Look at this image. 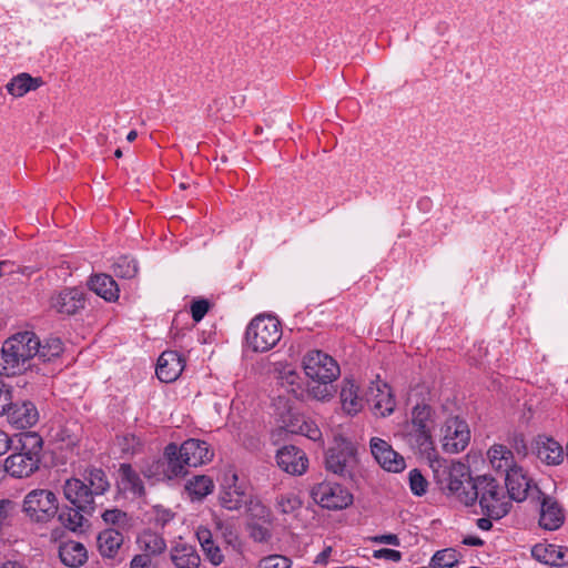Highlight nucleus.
<instances>
[{"label": "nucleus", "instance_id": "nucleus-57", "mask_svg": "<svg viewBox=\"0 0 568 568\" xmlns=\"http://www.w3.org/2000/svg\"><path fill=\"white\" fill-rule=\"evenodd\" d=\"M196 537L202 549L206 546H210L213 542L212 532L207 528L200 527L196 531Z\"/></svg>", "mask_w": 568, "mask_h": 568}, {"label": "nucleus", "instance_id": "nucleus-10", "mask_svg": "<svg viewBox=\"0 0 568 568\" xmlns=\"http://www.w3.org/2000/svg\"><path fill=\"white\" fill-rule=\"evenodd\" d=\"M325 465L328 471L341 477H352L357 465L356 450L349 440L341 439L327 449Z\"/></svg>", "mask_w": 568, "mask_h": 568}, {"label": "nucleus", "instance_id": "nucleus-18", "mask_svg": "<svg viewBox=\"0 0 568 568\" xmlns=\"http://www.w3.org/2000/svg\"><path fill=\"white\" fill-rule=\"evenodd\" d=\"M36 347L34 352V362H37L41 367L49 366L53 372L55 371L51 363L61 356L63 353V342L59 337H48L42 342L34 334V342H31Z\"/></svg>", "mask_w": 568, "mask_h": 568}, {"label": "nucleus", "instance_id": "nucleus-45", "mask_svg": "<svg viewBox=\"0 0 568 568\" xmlns=\"http://www.w3.org/2000/svg\"><path fill=\"white\" fill-rule=\"evenodd\" d=\"M292 560L282 555L264 557L258 562V568H290Z\"/></svg>", "mask_w": 568, "mask_h": 568}, {"label": "nucleus", "instance_id": "nucleus-36", "mask_svg": "<svg viewBox=\"0 0 568 568\" xmlns=\"http://www.w3.org/2000/svg\"><path fill=\"white\" fill-rule=\"evenodd\" d=\"M84 481L88 484L93 498L103 495L110 488L108 477L100 468L88 469L84 475Z\"/></svg>", "mask_w": 568, "mask_h": 568}, {"label": "nucleus", "instance_id": "nucleus-42", "mask_svg": "<svg viewBox=\"0 0 568 568\" xmlns=\"http://www.w3.org/2000/svg\"><path fill=\"white\" fill-rule=\"evenodd\" d=\"M102 519L105 524L115 526L118 528L128 527L130 520L128 514L118 508L106 509L102 514Z\"/></svg>", "mask_w": 568, "mask_h": 568}, {"label": "nucleus", "instance_id": "nucleus-12", "mask_svg": "<svg viewBox=\"0 0 568 568\" xmlns=\"http://www.w3.org/2000/svg\"><path fill=\"white\" fill-rule=\"evenodd\" d=\"M443 449L449 454L463 452L470 440L467 423L458 417L448 418L443 428Z\"/></svg>", "mask_w": 568, "mask_h": 568}, {"label": "nucleus", "instance_id": "nucleus-25", "mask_svg": "<svg viewBox=\"0 0 568 568\" xmlns=\"http://www.w3.org/2000/svg\"><path fill=\"white\" fill-rule=\"evenodd\" d=\"M535 559L546 565L564 566L568 564V552L560 546L551 544H537L531 549Z\"/></svg>", "mask_w": 568, "mask_h": 568}, {"label": "nucleus", "instance_id": "nucleus-48", "mask_svg": "<svg viewBox=\"0 0 568 568\" xmlns=\"http://www.w3.org/2000/svg\"><path fill=\"white\" fill-rule=\"evenodd\" d=\"M12 404V392L11 388L4 383L0 382V416H3L9 412Z\"/></svg>", "mask_w": 568, "mask_h": 568}, {"label": "nucleus", "instance_id": "nucleus-62", "mask_svg": "<svg viewBox=\"0 0 568 568\" xmlns=\"http://www.w3.org/2000/svg\"><path fill=\"white\" fill-rule=\"evenodd\" d=\"M331 552H332L331 547L325 548L321 554L317 555L315 562L316 564H325L327 558L329 557Z\"/></svg>", "mask_w": 568, "mask_h": 568}, {"label": "nucleus", "instance_id": "nucleus-63", "mask_svg": "<svg viewBox=\"0 0 568 568\" xmlns=\"http://www.w3.org/2000/svg\"><path fill=\"white\" fill-rule=\"evenodd\" d=\"M1 568H23V567L16 561H7L2 565Z\"/></svg>", "mask_w": 568, "mask_h": 568}, {"label": "nucleus", "instance_id": "nucleus-54", "mask_svg": "<svg viewBox=\"0 0 568 568\" xmlns=\"http://www.w3.org/2000/svg\"><path fill=\"white\" fill-rule=\"evenodd\" d=\"M375 558H385L392 561H399L402 559V554L398 550L383 548L374 551L373 555Z\"/></svg>", "mask_w": 568, "mask_h": 568}, {"label": "nucleus", "instance_id": "nucleus-19", "mask_svg": "<svg viewBox=\"0 0 568 568\" xmlns=\"http://www.w3.org/2000/svg\"><path fill=\"white\" fill-rule=\"evenodd\" d=\"M184 369V359L176 351L163 352L156 364V376L161 382L172 383Z\"/></svg>", "mask_w": 568, "mask_h": 568}, {"label": "nucleus", "instance_id": "nucleus-11", "mask_svg": "<svg viewBox=\"0 0 568 568\" xmlns=\"http://www.w3.org/2000/svg\"><path fill=\"white\" fill-rule=\"evenodd\" d=\"M313 500L331 510H339L348 507L353 503V495L339 484L321 483L311 490Z\"/></svg>", "mask_w": 568, "mask_h": 568}, {"label": "nucleus", "instance_id": "nucleus-61", "mask_svg": "<svg viewBox=\"0 0 568 568\" xmlns=\"http://www.w3.org/2000/svg\"><path fill=\"white\" fill-rule=\"evenodd\" d=\"M491 519L493 518H490V517L479 518L477 520L478 528L481 530H489L493 527Z\"/></svg>", "mask_w": 568, "mask_h": 568}, {"label": "nucleus", "instance_id": "nucleus-47", "mask_svg": "<svg viewBox=\"0 0 568 568\" xmlns=\"http://www.w3.org/2000/svg\"><path fill=\"white\" fill-rule=\"evenodd\" d=\"M210 302L204 298L194 300L191 304V314L194 322L199 323L210 310Z\"/></svg>", "mask_w": 568, "mask_h": 568}, {"label": "nucleus", "instance_id": "nucleus-50", "mask_svg": "<svg viewBox=\"0 0 568 568\" xmlns=\"http://www.w3.org/2000/svg\"><path fill=\"white\" fill-rule=\"evenodd\" d=\"M206 559L214 566H219L223 562L224 556L219 546L215 542H211L210 546L203 548Z\"/></svg>", "mask_w": 568, "mask_h": 568}, {"label": "nucleus", "instance_id": "nucleus-60", "mask_svg": "<svg viewBox=\"0 0 568 568\" xmlns=\"http://www.w3.org/2000/svg\"><path fill=\"white\" fill-rule=\"evenodd\" d=\"M463 544L467 546L480 547L484 545V540L477 536H467L463 539Z\"/></svg>", "mask_w": 568, "mask_h": 568}, {"label": "nucleus", "instance_id": "nucleus-38", "mask_svg": "<svg viewBox=\"0 0 568 568\" xmlns=\"http://www.w3.org/2000/svg\"><path fill=\"white\" fill-rule=\"evenodd\" d=\"M458 564V552L453 548L438 550L430 559L432 568H453Z\"/></svg>", "mask_w": 568, "mask_h": 568}, {"label": "nucleus", "instance_id": "nucleus-27", "mask_svg": "<svg viewBox=\"0 0 568 568\" xmlns=\"http://www.w3.org/2000/svg\"><path fill=\"white\" fill-rule=\"evenodd\" d=\"M170 558L176 568H199L201 558L191 545L179 542L170 550Z\"/></svg>", "mask_w": 568, "mask_h": 568}, {"label": "nucleus", "instance_id": "nucleus-56", "mask_svg": "<svg viewBox=\"0 0 568 568\" xmlns=\"http://www.w3.org/2000/svg\"><path fill=\"white\" fill-rule=\"evenodd\" d=\"M151 557L148 554L135 555L131 560V568H151Z\"/></svg>", "mask_w": 568, "mask_h": 568}, {"label": "nucleus", "instance_id": "nucleus-8", "mask_svg": "<svg viewBox=\"0 0 568 568\" xmlns=\"http://www.w3.org/2000/svg\"><path fill=\"white\" fill-rule=\"evenodd\" d=\"M166 455L174 456L176 462L182 465V476L186 474L185 467H197L213 457V452L206 442L190 438L181 446L171 443L166 446Z\"/></svg>", "mask_w": 568, "mask_h": 568}, {"label": "nucleus", "instance_id": "nucleus-3", "mask_svg": "<svg viewBox=\"0 0 568 568\" xmlns=\"http://www.w3.org/2000/svg\"><path fill=\"white\" fill-rule=\"evenodd\" d=\"M434 415L433 408L427 404H417L414 406L406 435L409 445L427 457H430L432 453L435 450L432 435L435 427Z\"/></svg>", "mask_w": 568, "mask_h": 568}, {"label": "nucleus", "instance_id": "nucleus-30", "mask_svg": "<svg viewBox=\"0 0 568 568\" xmlns=\"http://www.w3.org/2000/svg\"><path fill=\"white\" fill-rule=\"evenodd\" d=\"M371 400L373 403L374 414L382 417L390 415L396 406L394 395L387 384L377 386L376 394L373 395Z\"/></svg>", "mask_w": 568, "mask_h": 568}, {"label": "nucleus", "instance_id": "nucleus-55", "mask_svg": "<svg viewBox=\"0 0 568 568\" xmlns=\"http://www.w3.org/2000/svg\"><path fill=\"white\" fill-rule=\"evenodd\" d=\"M371 540L375 544H386L392 546H399L400 541L397 535L395 534H385L378 535L371 538Z\"/></svg>", "mask_w": 568, "mask_h": 568}, {"label": "nucleus", "instance_id": "nucleus-21", "mask_svg": "<svg viewBox=\"0 0 568 568\" xmlns=\"http://www.w3.org/2000/svg\"><path fill=\"white\" fill-rule=\"evenodd\" d=\"M505 485L509 498L516 501L525 500L532 489L530 480L524 474L523 468L517 465L505 474ZM534 489L537 490V487L534 486Z\"/></svg>", "mask_w": 568, "mask_h": 568}, {"label": "nucleus", "instance_id": "nucleus-7", "mask_svg": "<svg viewBox=\"0 0 568 568\" xmlns=\"http://www.w3.org/2000/svg\"><path fill=\"white\" fill-rule=\"evenodd\" d=\"M477 477L471 478L469 467L464 463H452L448 468L447 489L465 506L477 500Z\"/></svg>", "mask_w": 568, "mask_h": 568}, {"label": "nucleus", "instance_id": "nucleus-2", "mask_svg": "<svg viewBox=\"0 0 568 568\" xmlns=\"http://www.w3.org/2000/svg\"><path fill=\"white\" fill-rule=\"evenodd\" d=\"M33 332H21L7 338L0 351V375L14 376L24 372L41 376L53 375L49 366L41 367L34 362Z\"/></svg>", "mask_w": 568, "mask_h": 568}, {"label": "nucleus", "instance_id": "nucleus-37", "mask_svg": "<svg viewBox=\"0 0 568 568\" xmlns=\"http://www.w3.org/2000/svg\"><path fill=\"white\" fill-rule=\"evenodd\" d=\"M139 544L140 547L150 556L160 555L166 548L164 538L161 535L153 532L151 530L144 531L139 537Z\"/></svg>", "mask_w": 568, "mask_h": 568}, {"label": "nucleus", "instance_id": "nucleus-46", "mask_svg": "<svg viewBox=\"0 0 568 568\" xmlns=\"http://www.w3.org/2000/svg\"><path fill=\"white\" fill-rule=\"evenodd\" d=\"M427 480L418 469L409 471V487L414 495L422 496L427 490Z\"/></svg>", "mask_w": 568, "mask_h": 568}, {"label": "nucleus", "instance_id": "nucleus-26", "mask_svg": "<svg viewBox=\"0 0 568 568\" xmlns=\"http://www.w3.org/2000/svg\"><path fill=\"white\" fill-rule=\"evenodd\" d=\"M534 449L537 457L548 465H558L562 460V447L552 438L538 436L534 442Z\"/></svg>", "mask_w": 568, "mask_h": 568}, {"label": "nucleus", "instance_id": "nucleus-40", "mask_svg": "<svg viewBox=\"0 0 568 568\" xmlns=\"http://www.w3.org/2000/svg\"><path fill=\"white\" fill-rule=\"evenodd\" d=\"M114 273L122 278H133L138 274V264L133 258L121 256L114 264Z\"/></svg>", "mask_w": 568, "mask_h": 568}, {"label": "nucleus", "instance_id": "nucleus-34", "mask_svg": "<svg viewBox=\"0 0 568 568\" xmlns=\"http://www.w3.org/2000/svg\"><path fill=\"white\" fill-rule=\"evenodd\" d=\"M220 503L227 510H240L247 505V497L241 487L233 484L223 489Z\"/></svg>", "mask_w": 568, "mask_h": 568}, {"label": "nucleus", "instance_id": "nucleus-35", "mask_svg": "<svg viewBox=\"0 0 568 568\" xmlns=\"http://www.w3.org/2000/svg\"><path fill=\"white\" fill-rule=\"evenodd\" d=\"M214 483L205 475H197L190 479L185 489L192 499L201 500L213 491Z\"/></svg>", "mask_w": 568, "mask_h": 568}, {"label": "nucleus", "instance_id": "nucleus-33", "mask_svg": "<svg viewBox=\"0 0 568 568\" xmlns=\"http://www.w3.org/2000/svg\"><path fill=\"white\" fill-rule=\"evenodd\" d=\"M488 457L493 468L500 473H507L514 465V455L506 446L494 445L488 450Z\"/></svg>", "mask_w": 568, "mask_h": 568}, {"label": "nucleus", "instance_id": "nucleus-32", "mask_svg": "<svg viewBox=\"0 0 568 568\" xmlns=\"http://www.w3.org/2000/svg\"><path fill=\"white\" fill-rule=\"evenodd\" d=\"M341 403L344 412L356 415L363 408V398L358 395V387L354 382L345 379L341 389Z\"/></svg>", "mask_w": 568, "mask_h": 568}, {"label": "nucleus", "instance_id": "nucleus-58", "mask_svg": "<svg viewBox=\"0 0 568 568\" xmlns=\"http://www.w3.org/2000/svg\"><path fill=\"white\" fill-rule=\"evenodd\" d=\"M13 445V437L0 429V456L7 454Z\"/></svg>", "mask_w": 568, "mask_h": 568}, {"label": "nucleus", "instance_id": "nucleus-51", "mask_svg": "<svg viewBox=\"0 0 568 568\" xmlns=\"http://www.w3.org/2000/svg\"><path fill=\"white\" fill-rule=\"evenodd\" d=\"M248 511L253 517L270 521V509L262 505L260 501H250Z\"/></svg>", "mask_w": 568, "mask_h": 568}, {"label": "nucleus", "instance_id": "nucleus-6", "mask_svg": "<svg viewBox=\"0 0 568 568\" xmlns=\"http://www.w3.org/2000/svg\"><path fill=\"white\" fill-rule=\"evenodd\" d=\"M476 493L483 515L500 519L508 514L511 505L496 479L478 476Z\"/></svg>", "mask_w": 568, "mask_h": 568}, {"label": "nucleus", "instance_id": "nucleus-17", "mask_svg": "<svg viewBox=\"0 0 568 568\" xmlns=\"http://www.w3.org/2000/svg\"><path fill=\"white\" fill-rule=\"evenodd\" d=\"M276 462L281 469L291 475H302L308 465L305 453L294 445H287L278 449Z\"/></svg>", "mask_w": 568, "mask_h": 568}, {"label": "nucleus", "instance_id": "nucleus-13", "mask_svg": "<svg viewBox=\"0 0 568 568\" xmlns=\"http://www.w3.org/2000/svg\"><path fill=\"white\" fill-rule=\"evenodd\" d=\"M63 495L65 499L79 510L91 515L94 510V498L84 480L79 478L67 479L63 485Z\"/></svg>", "mask_w": 568, "mask_h": 568}, {"label": "nucleus", "instance_id": "nucleus-14", "mask_svg": "<svg viewBox=\"0 0 568 568\" xmlns=\"http://www.w3.org/2000/svg\"><path fill=\"white\" fill-rule=\"evenodd\" d=\"M144 477L156 481L171 480L182 476V465L176 462L174 456L166 455V448L162 458L152 460L141 469Z\"/></svg>", "mask_w": 568, "mask_h": 568}, {"label": "nucleus", "instance_id": "nucleus-31", "mask_svg": "<svg viewBox=\"0 0 568 568\" xmlns=\"http://www.w3.org/2000/svg\"><path fill=\"white\" fill-rule=\"evenodd\" d=\"M42 84L43 80L41 78H33L29 73L22 72L13 77L6 88L11 95L20 98L30 91L37 90Z\"/></svg>", "mask_w": 568, "mask_h": 568}, {"label": "nucleus", "instance_id": "nucleus-23", "mask_svg": "<svg viewBox=\"0 0 568 568\" xmlns=\"http://www.w3.org/2000/svg\"><path fill=\"white\" fill-rule=\"evenodd\" d=\"M564 520V510L558 501L550 496L542 495L539 526L546 530H556L561 527Z\"/></svg>", "mask_w": 568, "mask_h": 568}, {"label": "nucleus", "instance_id": "nucleus-53", "mask_svg": "<svg viewBox=\"0 0 568 568\" xmlns=\"http://www.w3.org/2000/svg\"><path fill=\"white\" fill-rule=\"evenodd\" d=\"M300 433L305 435L312 440H317L321 438V430L312 423L304 422L300 428Z\"/></svg>", "mask_w": 568, "mask_h": 568}, {"label": "nucleus", "instance_id": "nucleus-20", "mask_svg": "<svg viewBox=\"0 0 568 568\" xmlns=\"http://www.w3.org/2000/svg\"><path fill=\"white\" fill-rule=\"evenodd\" d=\"M6 416L8 420L18 429H24L34 426L39 420V412L36 405L29 400H22L11 404Z\"/></svg>", "mask_w": 568, "mask_h": 568}, {"label": "nucleus", "instance_id": "nucleus-5", "mask_svg": "<svg viewBox=\"0 0 568 568\" xmlns=\"http://www.w3.org/2000/svg\"><path fill=\"white\" fill-rule=\"evenodd\" d=\"M282 337L280 321L271 315L254 317L245 333L246 343L254 352H267L272 349Z\"/></svg>", "mask_w": 568, "mask_h": 568}, {"label": "nucleus", "instance_id": "nucleus-39", "mask_svg": "<svg viewBox=\"0 0 568 568\" xmlns=\"http://www.w3.org/2000/svg\"><path fill=\"white\" fill-rule=\"evenodd\" d=\"M78 508H65L59 513L60 523L68 529L75 531L82 526L83 515Z\"/></svg>", "mask_w": 568, "mask_h": 568}, {"label": "nucleus", "instance_id": "nucleus-49", "mask_svg": "<svg viewBox=\"0 0 568 568\" xmlns=\"http://www.w3.org/2000/svg\"><path fill=\"white\" fill-rule=\"evenodd\" d=\"M250 536L258 542L267 541L271 538V531L267 527L260 524H250Z\"/></svg>", "mask_w": 568, "mask_h": 568}, {"label": "nucleus", "instance_id": "nucleus-29", "mask_svg": "<svg viewBox=\"0 0 568 568\" xmlns=\"http://www.w3.org/2000/svg\"><path fill=\"white\" fill-rule=\"evenodd\" d=\"M88 285L91 291L108 302L116 301L119 297L118 284L110 275L95 274L90 277Z\"/></svg>", "mask_w": 568, "mask_h": 568}, {"label": "nucleus", "instance_id": "nucleus-16", "mask_svg": "<svg viewBox=\"0 0 568 568\" xmlns=\"http://www.w3.org/2000/svg\"><path fill=\"white\" fill-rule=\"evenodd\" d=\"M371 452L376 462L388 471L398 473L405 468L404 458L381 438L371 439Z\"/></svg>", "mask_w": 568, "mask_h": 568}, {"label": "nucleus", "instance_id": "nucleus-41", "mask_svg": "<svg viewBox=\"0 0 568 568\" xmlns=\"http://www.w3.org/2000/svg\"><path fill=\"white\" fill-rule=\"evenodd\" d=\"M302 501L295 494H285L276 498L275 507L283 515H290L300 509Z\"/></svg>", "mask_w": 568, "mask_h": 568}, {"label": "nucleus", "instance_id": "nucleus-28", "mask_svg": "<svg viewBox=\"0 0 568 568\" xmlns=\"http://www.w3.org/2000/svg\"><path fill=\"white\" fill-rule=\"evenodd\" d=\"M59 557L65 566L77 568L87 561L88 552L83 544L68 540L60 545Z\"/></svg>", "mask_w": 568, "mask_h": 568}, {"label": "nucleus", "instance_id": "nucleus-9", "mask_svg": "<svg viewBox=\"0 0 568 568\" xmlns=\"http://www.w3.org/2000/svg\"><path fill=\"white\" fill-rule=\"evenodd\" d=\"M303 368L313 382L323 384L332 383L341 374L337 362L328 354L317 349L306 353L303 358Z\"/></svg>", "mask_w": 568, "mask_h": 568}, {"label": "nucleus", "instance_id": "nucleus-1", "mask_svg": "<svg viewBox=\"0 0 568 568\" xmlns=\"http://www.w3.org/2000/svg\"><path fill=\"white\" fill-rule=\"evenodd\" d=\"M43 439L36 432L13 436L9 455L1 462L2 477L27 479L40 470L43 458Z\"/></svg>", "mask_w": 568, "mask_h": 568}, {"label": "nucleus", "instance_id": "nucleus-15", "mask_svg": "<svg viewBox=\"0 0 568 568\" xmlns=\"http://www.w3.org/2000/svg\"><path fill=\"white\" fill-rule=\"evenodd\" d=\"M50 305L59 314L74 315L84 308L85 294L78 287L63 288L51 297Z\"/></svg>", "mask_w": 568, "mask_h": 568}, {"label": "nucleus", "instance_id": "nucleus-59", "mask_svg": "<svg viewBox=\"0 0 568 568\" xmlns=\"http://www.w3.org/2000/svg\"><path fill=\"white\" fill-rule=\"evenodd\" d=\"M173 515L169 510H159L156 509V521L165 525L168 521L172 519Z\"/></svg>", "mask_w": 568, "mask_h": 568}, {"label": "nucleus", "instance_id": "nucleus-24", "mask_svg": "<svg viewBox=\"0 0 568 568\" xmlns=\"http://www.w3.org/2000/svg\"><path fill=\"white\" fill-rule=\"evenodd\" d=\"M124 537L119 529H104L97 538L99 552L103 558L115 559L118 558Z\"/></svg>", "mask_w": 568, "mask_h": 568}, {"label": "nucleus", "instance_id": "nucleus-22", "mask_svg": "<svg viewBox=\"0 0 568 568\" xmlns=\"http://www.w3.org/2000/svg\"><path fill=\"white\" fill-rule=\"evenodd\" d=\"M118 487L123 493H129L135 498L145 496V487L140 474L132 467L131 464H120L118 469Z\"/></svg>", "mask_w": 568, "mask_h": 568}, {"label": "nucleus", "instance_id": "nucleus-43", "mask_svg": "<svg viewBox=\"0 0 568 568\" xmlns=\"http://www.w3.org/2000/svg\"><path fill=\"white\" fill-rule=\"evenodd\" d=\"M18 505L11 499H0V528L11 525L13 517L17 515Z\"/></svg>", "mask_w": 568, "mask_h": 568}, {"label": "nucleus", "instance_id": "nucleus-52", "mask_svg": "<svg viewBox=\"0 0 568 568\" xmlns=\"http://www.w3.org/2000/svg\"><path fill=\"white\" fill-rule=\"evenodd\" d=\"M316 385L310 386L308 390L313 395L314 398L324 400L332 396V393L328 388V384H323L320 382H316Z\"/></svg>", "mask_w": 568, "mask_h": 568}, {"label": "nucleus", "instance_id": "nucleus-64", "mask_svg": "<svg viewBox=\"0 0 568 568\" xmlns=\"http://www.w3.org/2000/svg\"><path fill=\"white\" fill-rule=\"evenodd\" d=\"M136 136H138V132H136V131H134V130H132V131H130V132L128 133V135H126V140H128L129 142H133V141L136 139Z\"/></svg>", "mask_w": 568, "mask_h": 568}, {"label": "nucleus", "instance_id": "nucleus-44", "mask_svg": "<svg viewBox=\"0 0 568 568\" xmlns=\"http://www.w3.org/2000/svg\"><path fill=\"white\" fill-rule=\"evenodd\" d=\"M121 452L125 456H133L142 448V442L135 435L129 434L119 439Z\"/></svg>", "mask_w": 568, "mask_h": 568}, {"label": "nucleus", "instance_id": "nucleus-4", "mask_svg": "<svg viewBox=\"0 0 568 568\" xmlns=\"http://www.w3.org/2000/svg\"><path fill=\"white\" fill-rule=\"evenodd\" d=\"M21 511L31 524H48L59 513L58 497L50 489H32L24 496Z\"/></svg>", "mask_w": 568, "mask_h": 568}]
</instances>
